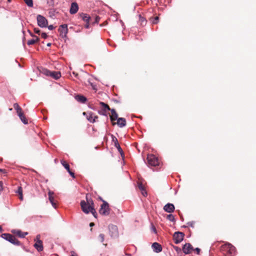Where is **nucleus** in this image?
Wrapping results in <instances>:
<instances>
[{
  "label": "nucleus",
  "mask_w": 256,
  "mask_h": 256,
  "mask_svg": "<svg viewBox=\"0 0 256 256\" xmlns=\"http://www.w3.org/2000/svg\"><path fill=\"white\" fill-rule=\"evenodd\" d=\"M41 36L44 39H46L48 37L47 34L45 32L42 33Z\"/></svg>",
  "instance_id": "obj_39"
},
{
  "label": "nucleus",
  "mask_w": 256,
  "mask_h": 256,
  "mask_svg": "<svg viewBox=\"0 0 256 256\" xmlns=\"http://www.w3.org/2000/svg\"><path fill=\"white\" fill-rule=\"evenodd\" d=\"M97 20H98L100 19V18H96Z\"/></svg>",
  "instance_id": "obj_53"
},
{
  "label": "nucleus",
  "mask_w": 256,
  "mask_h": 256,
  "mask_svg": "<svg viewBox=\"0 0 256 256\" xmlns=\"http://www.w3.org/2000/svg\"><path fill=\"white\" fill-rule=\"evenodd\" d=\"M112 140L113 142H114L115 147L118 149V152L120 154L121 156H122V155H124L122 150L120 148L117 138L115 136H112Z\"/></svg>",
  "instance_id": "obj_13"
},
{
  "label": "nucleus",
  "mask_w": 256,
  "mask_h": 256,
  "mask_svg": "<svg viewBox=\"0 0 256 256\" xmlns=\"http://www.w3.org/2000/svg\"><path fill=\"white\" fill-rule=\"evenodd\" d=\"M30 34L31 36L34 38L32 39H34V40H35L36 42L39 41L40 39H39V38L37 36H34L33 34H31V33H30Z\"/></svg>",
  "instance_id": "obj_34"
},
{
  "label": "nucleus",
  "mask_w": 256,
  "mask_h": 256,
  "mask_svg": "<svg viewBox=\"0 0 256 256\" xmlns=\"http://www.w3.org/2000/svg\"><path fill=\"white\" fill-rule=\"evenodd\" d=\"M166 219L172 222H174L176 220L174 216L172 214L167 215Z\"/></svg>",
  "instance_id": "obj_27"
},
{
  "label": "nucleus",
  "mask_w": 256,
  "mask_h": 256,
  "mask_svg": "<svg viewBox=\"0 0 256 256\" xmlns=\"http://www.w3.org/2000/svg\"><path fill=\"white\" fill-rule=\"evenodd\" d=\"M140 21L142 24H145L146 22V19L141 16H140Z\"/></svg>",
  "instance_id": "obj_31"
},
{
  "label": "nucleus",
  "mask_w": 256,
  "mask_h": 256,
  "mask_svg": "<svg viewBox=\"0 0 256 256\" xmlns=\"http://www.w3.org/2000/svg\"><path fill=\"white\" fill-rule=\"evenodd\" d=\"M86 200V202L84 200L80 202V206L82 212L86 214L90 212L96 218L97 214L94 208V204L92 200L90 199L88 200L87 196Z\"/></svg>",
  "instance_id": "obj_1"
},
{
  "label": "nucleus",
  "mask_w": 256,
  "mask_h": 256,
  "mask_svg": "<svg viewBox=\"0 0 256 256\" xmlns=\"http://www.w3.org/2000/svg\"><path fill=\"white\" fill-rule=\"evenodd\" d=\"M109 234L112 238H116L118 236V232L116 226L110 224L108 226Z\"/></svg>",
  "instance_id": "obj_8"
},
{
  "label": "nucleus",
  "mask_w": 256,
  "mask_h": 256,
  "mask_svg": "<svg viewBox=\"0 0 256 256\" xmlns=\"http://www.w3.org/2000/svg\"><path fill=\"white\" fill-rule=\"evenodd\" d=\"M195 250L197 254H200V248H196L195 249Z\"/></svg>",
  "instance_id": "obj_44"
},
{
  "label": "nucleus",
  "mask_w": 256,
  "mask_h": 256,
  "mask_svg": "<svg viewBox=\"0 0 256 256\" xmlns=\"http://www.w3.org/2000/svg\"><path fill=\"white\" fill-rule=\"evenodd\" d=\"M94 226V224L93 222H90V226Z\"/></svg>",
  "instance_id": "obj_48"
},
{
  "label": "nucleus",
  "mask_w": 256,
  "mask_h": 256,
  "mask_svg": "<svg viewBox=\"0 0 256 256\" xmlns=\"http://www.w3.org/2000/svg\"><path fill=\"white\" fill-rule=\"evenodd\" d=\"M12 232L21 238H24L28 234V232H22L21 230H12Z\"/></svg>",
  "instance_id": "obj_19"
},
{
  "label": "nucleus",
  "mask_w": 256,
  "mask_h": 256,
  "mask_svg": "<svg viewBox=\"0 0 256 256\" xmlns=\"http://www.w3.org/2000/svg\"><path fill=\"white\" fill-rule=\"evenodd\" d=\"M68 172L69 173V174L72 177V178H74V172H72L70 170L68 171Z\"/></svg>",
  "instance_id": "obj_40"
},
{
  "label": "nucleus",
  "mask_w": 256,
  "mask_h": 256,
  "mask_svg": "<svg viewBox=\"0 0 256 256\" xmlns=\"http://www.w3.org/2000/svg\"><path fill=\"white\" fill-rule=\"evenodd\" d=\"M117 124L120 128H122L126 125V120L124 118H120L117 119Z\"/></svg>",
  "instance_id": "obj_20"
},
{
  "label": "nucleus",
  "mask_w": 256,
  "mask_h": 256,
  "mask_svg": "<svg viewBox=\"0 0 256 256\" xmlns=\"http://www.w3.org/2000/svg\"><path fill=\"white\" fill-rule=\"evenodd\" d=\"M58 32L60 34V36L62 38H66L67 34L68 32V25L64 24L60 26L58 28Z\"/></svg>",
  "instance_id": "obj_11"
},
{
  "label": "nucleus",
  "mask_w": 256,
  "mask_h": 256,
  "mask_svg": "<svg viewBox=\"0 0 256 256\" xmlns=\"http://www.w3.org/2000/svg\"><path fill=\"white\" fill-rule=\"evenodd\" d=\"M35 43H36V42H35V40H34V39L30 40L27 42V44L28 46L32 45V44H34Z\"/></svg>",
  "instance_id": "obj_32"
},
{
  "label": "nucleus",
  "mask_w": 256,
  "mask_h": 256,
  "mask_svg": "<svg viewBox=\"0 0 256 256\" xmlns=\"http://www.w3.org/2000/svg\"><path fill=\"white\" fill-rule=\"evenodd\" d=\"M126 256H131L130 255H126Z\"/></svg>",
  "instance_id": "obj_56"
},
{
  "label": "nucleus",
  "mask_w": 256,
  "mask_h": 256,
  "mask_svg": "<svg viewBox=\"0 0 256 256\" xmlns=\"http://www.w3.org/2000/svg\"><path fill=\"white\" fill-rule=\"evenodd\" d=\"M36 20L38 26L40 28H46L48 24V20L42 16H37Z\"/></svg>",
  "instance_id": "obj_7"
},
{
  "label": "nucleus",
  "mask_w": 256,
  "mask_h": 256,
  "mask_svg": "<svg viewBox=\"0 0 256 256\" xmlns=\"http://www.w3.org/2000/svg\"><path fill=\"white\" fill-rule=\"evenodd\" d=\"M75 99L78 102L84 104L86 101V98L82 95H76L75 96Z\"/></svg>",
  "instance_id": "obj_21"
},
{
  "label": "nucleus",
  "mask_w": 256,
  "mask_h": 256,
  "mask_svg": "<svg viewBox=\"0 0 256 256\" xmlns=\"http://www.w3.org/2000/svg\"><path fill=\"white\" fill-rule=\"evenodd\" d=\"M100 104L103 107L104 109L98 112V113L101 115H106V111L110 110L112 112V116H110V119L112 121H114L118 118V114L116 112L114 109H110L109 106L104 103V102H100Z\"/></svg>",
  "instance_id": "obj_2"
},
{
  "label": "nucleus",
  "mask_w": 256,
  "mask_h": 256,
  "mask_svg": "<svg viewBox=\"0 0 256 256\" xmlns=\"http://www.w3.org/2000/svg\"><path fill=\"white\" fill-rule=\"evenodd\" d=\"M0 172H6V170L4 169L0 168Z\"/></svg>",
  "instance_id": "obj_47"
},
{
  "label": "nucleus",
  "mask_w": 256,
  "mask_h": 256,
  "mask_svg": "<svg viewBox=\"0 0 256 256\" xmlns=\"http://www.w3.org/2000/svg\"><path fill=\"white\" fill-rule=\"evenodd\" d=\"M194 222H189L187 223V224L188 226H191L192 228H194Z\"/></svg>",
  "instance_id": "obj_36"
},
{
  "label": "nucleus",
  "mask_w": 256,
  "mask_h": 256,
  "mask_svg": "<svg viewBox=\"0 0 256 256\" xmlns=\"http://www.w3.org/2000/svg\"><path fill=\"white\" fill-rule=\"evenodd\" d=\"M26 4L28 7H32L33 6V0H24Z\"/></svg>",
  "instance_id": "obj_28"
},
{
  "label": "nucleus",
  "mask_w": 256,
  "mask_h": 256,
  "mask_svg": "<svg viewBox=\"0 0 256 256\" xmlns=\"http://www.w3.org/2000/svg\"><path fill=\"white\" fill-rule=\"evenodd\" d=\"M176 250H178V248H177V247H176Z\"/></svg>",
  "instance_id": "obj_52"
},
{
  "label": "nucleus",
  "mask_w": 256,
  "mask_h": 256,
  "mask_svg": "<svg viewBox=\"0 0 256 256\" xmlns=\"http://www.w3.org/2000/svg\"><path fill=\"white\" fill-rule=\"evenodd\" d=\"M61 164L64 166V168L67 170V171L70 170V166L68 164L66 161L62 160Z\"/></svg>",
  "instance_id": "obj_26"
},
{
  "label": "nucleus",
  "mask_w": 256,
  "mask_h": 256,
  "mask_svg": "<svg viewBox=\"0 0 256 256\" xmlns=\"http://www.w3.org/2000/svg\"><path fill=\"white\" fill-rule=\"evenodd\" d=\"M110 208H109L108 204L103 200L102 204L100 206V208L99 210V212L102 216H108L110 214Z\"/></svg>",
  "instance_id": "obj_5"
},
{
  "label": "nucleus",
  "mask_w": 256,
  "mask_h": 256,
  "mask_svg": "<svg viewBox=\"0 0 256 256\" xmlns=\"http://www.w3.org/2000/svg\"><path fill=\"white\" fill-rule=\"evenodd\" d=\"M34 241H36V243L34 244V247L36 249V250L40 252L43 250L44 247L42 245V242L41 240H40V235H37L36 238L34 239Z\"/></svg>",
  "instance_id": "obj_9"
},
{
  "label": "nucleus",
  "mask_w": 256,
  "mask_h": 256,
  "mask_svg": "<svg viewBox=\"0 0 256 256\" xmlns=\"http://www.w3.org/2000/svg\"><path fill=\"white\" fill-rule=\"evenodd\" d=\"M86 112H83V114H84V115H86Z\"/></svg>",
  "instance_id": "obj_51"
},
{
  "label": "nucleus",
  "mask_w": 256,
  "mask_h": 256,
  "mask_svg": "<svg viewBox=\"0 0 256 256\" xmlns=\"http://www.w3.org/2000/svg\"><path fill=\"white\" fill-rule=\"evenodd\" d=\"M158 19H159V18L158 16H156L152 20V22L153 24H156L158 22Z\"/></svg>",
  "instance_id": "obj_33"
},
{
  "label": "nucleus",
  "mask_w": 256,
  "mask_h": 256,
  "mask_svg": "<svg viewBox=\"0 0 256 256\" xmlns=\"http://www.w3.org/2000/svg\"><path fill=\"white\" fill-rule=\"evenodd\" d=\"M16 192L20 196V199L22 200H23V196H22V187L18 186V190L16 191Z\"/></svg>",
  "instance_id": "obj_24"
},
{
  "label": "nucleus",
  "mask_w": 256,
  "mask_h": 256,
  "mask_svg": "<svg viewBox=\"0 0 256 256\" xmlns=\"http://www.w3.org/2000/svg\"><path fill=\"white\" fill-rule=\"evenodd\" d=\"M97 20H98L100 19V18H96Z\"/></svg>",
  "instance_id": "obj_54"
},
{
  "label": "nucleus",
  "mask_w": 256,
  "mask_h": 256,
  "mask_svg": "<svg viewBox=\"0 0 256 256\" xmlns=\"http://www.w3.org/2000/svg\"><path fill=\"white\" fill-rule=\"evenodd\" d=\"M98 239L101 242H103L104 240V234H100L98 236Z\"/></svg>",
  "instance_id": "obj_30"
},
{
  "label": "nucleus",
  "mask_w": 256,
  "mask_h": 256,
  "mask_svg": "<svg viewBox=\"0 0 256 256\" xmlns=\"http://www.w3.org/2000/svg\"><path fill=\"white\" fill-rule=\"evenodd\" d=\"M51 46V44H50V43H48V44H47V46Z\"/></svg>",
  "instance_id": "obj_49"
},
{
  "label": "nucleus",
  "mask_w": 256,
  "mask_h": 256,
  "mask_svg": "<svg viewBox=\"0 0 256 256\" xmlns=\"http://www.w3.org/2000/svg\"><path fill=\"white\" fill-rule=\"evenodd\" d=\"M50 76L58 80L61 76V74L59 72H52Z\"/></svg>",
  "instance_id": "obj_22"
},
{
  "label": "nucleus",
  "mask_w": 256,
  "mask_h": 256,
  "mask_svg": "<svg viewBox=\"0 0 256 256\" xmlns=\"http://www.w3.org/2000/svg\"><path fill=\"white\" fill-rule=\"evenodd\" d=\"M152 248L153 251L156 253H158L162 252V246L156 242H155L152 244Z\"/></svg>",
  "instance_id": "obj_15"
},
{
  "label": "nucleus",
  "mask_w": 256,
  "mask_h": 256,
  "mask_svg": "<svg viewBox=\"0 0 256 256\" xmlns=\"http://www.w3.org/2000/svg\"><path fill=\"white\" fill-rule=\"evenodd\" d=\"M142 194L144 196H147V192L145 190V189L143 190H141Z\"/></svg>",
  "instance_id": "obj_41"
},
{
  "label": "nucleus",
  "mask_w": 256,
  "mask_h": 256,
  "mask_svg": "<svg viewBox=\"0 0 256 256\" xmlns=\"http://www.w3.org/2000/svg\"><path fill=\"white\" fill-rule=\"evenodd\" d=\"M2 231V226H0V232H1Z\"/></svg>",
  "instance_id": "obj_50"
},
{
  "label": "nucleus",
  "mask_w": 256,
  "mask_h": 256,
  "mask_svg": "<svg viewBox=\"0 0 256 256\" xmlns=\"http://www.w3.org/2000/svg\"><path fill=\"white\" fill-rule=\"evenodd\" d=\"M51 72H51V71H50V70H47V69H44V70H42V73H43L44 75H46V76H50V74H51Z\"/></svg>",
  "instance_id": "obj_29"
},
{
  "label": "nucleus",
  "mask_w": 256,
  "mask_h": 256,
  "mask_svg": "<svg viewBox=\"0 0 256 256\" xmlns=\"http://www.w3.org/2000/svg\"><path fill=\"white\" fill-rule=\"evenodd\" d=\"M85 28H89V22H86V24L85 25Z\"/></svg>",
  "instance_id": "obj_45"
},
{
  "label": "nucleus",
  "mask_w": 256,
  "mask_h": 256,
  "mask_svg": "<svg viewBox=\"0 0 256 256\" xmlns=\"http://www.w3.org/2000/svg\"><path fill=\"white\" fill-rule=\"evenodd\" d=\"M80 16L84 21L88 23L89 22L90 16L88 14L82 13L80 14Z\"/></svg>",
  "instance_id": "obj_23"
},
{
  "label": "nucleus",
  "mask_w": 256,
  "mask_h": 256,
  "mask_svg": "<svg viewBox=\"0 0 256 256\" xmlns=\"http://www.w3.org/2000/svg\"><path fill=\"white\" fill-rule=\"evenodd\" d=\"M20 118L24 124H27L28 123V120L24 116V114H20L18 116Z\"/></svg>",
  "instance_id": "obj_25"
},
{
  "label": "nucleus",
  "mask_w": 256,
  "mask_h": 256,
  "mask_svg": "<svg viewBox=\"0 0 256 256\" xmlns=\"http://www.w3.org/2000/svg\"><path fill=\"white\" fill-rule=\"evenodd\" d=\"M2 237L10 242V243L16 245L20 246V242L15 238L13 235L10 234H3L2 235Z\"/></svg>",
  "instance_id": "obj_4"
},
{
  "label": "nucleus",
  "mask_w": 256,
  "mask_h": 256,
  "mask_svg": "<svg viewBox=\"0 0 256 256\" xmlns=\"http://www.w3.org/2000/svg\"><path fill=\"white\" fill-rule=\"evenodd\" d=\"M221 250L226 252V254L233 256L236 252V248L230 243H226L221 247Z\"/></svg>",
  "instance_id": "obj_3"
},
{
  "label": "nucleus",
  "mask_w": 256,
  "mask_h": 256,
  "mask_svg": "<svg viewBox=\"0 0 256 256\" xmlns=\"http://www.w3.org/2000/svg\"><path fill=\"white\" fill-rule=\"evenodd\" d=\"M184 234L182 232H175L174 234L173 238L176 244L180 243L184 239Z\"/></svg>",
  "instance_id": "obj_10"
},
{
  "label": "nucleus",
  "mask_w": 256,
  "mask_h": 256,
  "mask_svg": "<svg viewBox=\"0 0 256 256\" xmlns=\"http://www.w3.org/2000/svg\"><path fill=\"white\" fill-rule=\"evenodd\" d=\"M97 20H98L100 19V18H96Z\"/></svg>",
  "instance_id": "obj_55"
},
{
  "label": "nucleus",
  "mask_w": 256,
  "mask_h": 256,
  "mask_svg": "<svg viewBox=\"0 0 256 256\" xmlns=\"http://www.w3.org/2000/svg\"><path fill=\"white\" fill-rule=\"evenodd\" d=\"M18 108L20 107L18 104H14V108L16 110Z\"/></svg>",
  "instance_id": "obj_43"
},
{
  "label": "nucleus",
  "mask_w": 256,
  "mask_h": 256,
  "mask_svg": "<svg viewBox=\"0 0 256 256\" xmlns=\"http://www.w3.org/2000/svg\"><path fill=\"white\" fill-rule=\"evenodd\" d=\"M193 250V248L190 244H185L182 248V251L185 254H189Z\"/></svg>",
  "instance_id": "obj_14"
},
{
  "label": "nucleus",
  "mask_w": 256,
  "mask_h": 256,
  "mask_svg": "<svg viewBox=\"0 0 256 256\" xmlns=\"http://www.w3.org/2000/svg\"><path fill=\"white\" fill-rule=\"evenodd\" d=\"M164 210L168 213H172L174 212L175 208L172 204L168 203L163 208Z\"/></svg>",
  "instance_id": "obj_12"
},
{
  "label": "nucleus",
  "mask_w": 256,
  "mask_h": 256,
  "mask_svg": "<svg viewBox=\"0 0 256 256\" xmlns=\"http://www.w3.org/2000/svg\"><path fill=\"white\" fill-rule=\"evenodd\" d=\"M71 256H78L77 254H75L74 252H72Z\"/></svg>",
  "instance_id": "obj_46"
},
{
  "label": "nucleus",
  "mask_w": 256,
  "mask_h": 256,
  "mask_svg": "<svg viewBox=\"0 0 256 256\" xmlns=\"http://www.w3.org/2000/svg\"><path fill=\"white\" fill-rule=\"evenodd\" d=\"M16 112L18 116H19L20 114H23L22 112V110L20 108H18L16 110Z\"/></svg>",
  "instance_id": "obj_38"
},
{
  "label": "nucleus",
  "mask_w": 256,
  "mask_h": 256,
  "mask_svg": "<svg viewBox=\"0 0 256 256\" xmlns=\"http://www.w3.org/2000/svg\"><path fill=\"white\" fill-rule=\"evenodd\" d=\"M147 160L149 166H155L159 164L158 158L154 154H148Z\"/></svg>",
  "instance_id": "obj_6"
},
{
  "label": "nucleus",
  "mask_w": 256,
  "mask_h": 256,
  "mask_svg": "<svg viewBox=\"0 0 256 256\" xmlns=\"http://www.w3.org/2000/svg\"><path fill=\"white\" fill-rule=\"evenodd\" d=\"M138 188L140 190V191L144 190V188L142 183L138 184Z\"/></svg>",
  "instance_id": "obj_35"
},
{
  "label": "nucleus",
  "mask_w": 256,
  "mask_h": 256,
  "mask_svg": "<svg viewBox=\"0 0 256 256\" xmlns=\"http://www.w3.org/2000/svg\"><path fill=\"white\" fill-rule=\"evenodd\" d=\"M47 26L48 28V29L49 30H53L54 29V26L52 25H50V26Z\"/></svg>",
  "instance_id": "obj_42"
},
{
  "label": "nucleus",
  "mask_w": 256,
  "mask_h": 256,
  "mask_svg": "<svg viewBox=\"0 0 256 256\" xmlns=\"http://www.w3.org/2000/svg\"><path fill=\"white\" fill-rule=\"evenodd\" d=\"M78 10V6L76 2H72L71 4L70 12V14H75L77 12Z\"/></svg>",
  "instance_id": "obj_17"
},
{
  "label": "nucleus",
  "mask_w": 256,
  "mask_h": 256,
  "mask_svg": "<svg viewBox=\"0 0 256 256\" xmlns=\"http://www.w3.org/2000/svg\"><path fill=\"white\" fill-rule=\"evenodd\" d=\"M54 194V192L51 190H49L48 192V199L51 203L52 205L54 208H56V203L54 202V198L53 196V195Z\"/></svg>",
  "instance_id": "obj_18"
},
{
  "label": "nucleus",
  "mask_w": 256,
  "mask_h": 256,
  "mask_svg": "<svg viewBox=\"0 0 256 256\" xmlns=\"http://www.w3.org/2000/svg\"><path fill=\"white\" fill-rule=\"evenodd\" d=\"M87 120L90 122L94 123L96 122V120L98 118V116L92 112L88 113Z\"/></svg>",
  "instance_id": "obj_16"
},
{
  "label": "nucleus",
  "mask_w": 256,
  "mask_h": 256,
  "mask_svg": "<svg viewBox=\"0 0 256 256\" xmlns=\"http://www.w3.org/2000/svg\"><path fill=\"white\" fill-rule=\"evenodd\" d=\"M8 1L9 2H10V0H8Z\"/></svg>",
  "instance_id": "obj_57"
},
{
  "label": "nucleus",
  "mask_w": 256,
  "mask_h": 256,
  "mask_svg": "<svg viewBox=\"0 0 256 256\" xmlns=\"http://www.w3.org/2000/svg\"><path fill=\"white\" fill-rule=\"evenodd\" d=\"M34 32L35 33L40 34V30L38 28H34Z\"/></svg>",
  "instance_id": "obj_37"
}]
</instances>
